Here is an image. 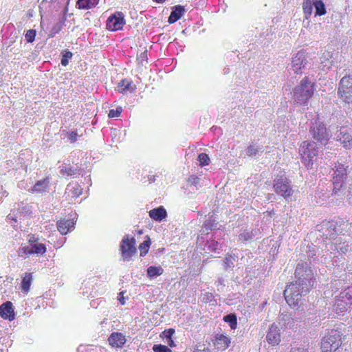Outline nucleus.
I'll return each mask as SVG.
<instances>
[{
	"label": "nucleus",
	"instance_id": "f257e3e1",
	"mask_svg": "<svg viewBox=\"0 0 352 352\" xmlns=\"http://www.w3.org/2000/svg\"><path fill=\"white\" fill-rule=\"evenodd\" d=\"M295 283L303 287L305 294H308L316 283V278L313 270L307 263H298L295 270Z\"/></svg>",
	"mask_w": 352,
	"mask_h": 352
},
{
	"label": "nucleus",
	"instance_id": "f03ea898",
	"mask_svg": "<svg viewBox=\"0 0 352 352\" xmlns=\"http://www.w3.org/2000/svg\"><path fill=\"white\" fill-rule=\"evenodd\" d=\"M314 92V83L307 77H305L293 91L294 103L299 106H307Z\"/></svg>",
	"mask_w": 352,
	"mask_h": 352
},
{
	"label": "nucleus",
	"instance_id": "7ed1b4c3",
	"mask_svg": "<svg viewBox=\"0 0 352 352\" xmlns=\"http://www.w3.org/2000/svg\"><path fill=\"white\" fill-rule=\"evenodd\" d=\"M342 333L338 329L328 331L322 337L320 349L322 352H336L342 344Z\"/></svg>",
	"mask_w": 352,
	"mask_h": 352
},
{
	"label": "nucleus",
	"instance_id": "20e7f679",
	"mask_svg": "<svg viewBox=\"0 0 352 352\" xmlns=\"http://www.w3.org/2000/svg\"><path fill=\"white\" fill-rule=\"evenodd\" d=\"M283 294L289 307L296 308L298 307L302 295L306 294L303 287L295 283H290L287 285Z\"/></svg>",
	"mask_w": 352,
	"mask_h": 352
},
{
	"label": "nucleus",
	"instance_id": "39448f33",
	"mask_svg": "<svg viewBox=\"0 0 352 352\" xmlns=\"http://www.w3.org/2000/svg\"><path fill=\"white\" fill-rule=\"evenodd\" d=\"M318 148L317 144L314 142H310L304 141L300 146V154L301 155L302 162L307 168L311 167L313 165L314 158L318 154Z\"/></svg>",
	"mask_w": 352,
	"mask_h": 352
},
{
	"label": "nucleus",
	"instance_id": "423d86ee",
	"mask_svg": "<svg viewBox=\"0 0 352 352\" xmlns=\"http://www.w3.org/2000/svg\"><path fill=\"white\" fill-rule=\"evenodd\" d=\"M290 181L284 175L276 177L273 183V188L277 195L284 198H287L293 195V190L290 185Z\"/></svg>",
	"mask_w": 352,
	"mask_h": 352
},
{
	"label": "nucleus",
	"instance_id": "0eeeda50",
	"mask_svg": "<svg viewBox=\"0 0 352 352\" xmlns=\"http://www.w3.org/2000/svg\"><path fill=\"white\" fill-rule=\"evenodd\" d=\"M315 8V16H322L326 14V7L322 0H304L302 8L306 19H308Z\"/></svg>",
	"mask_w": 352,
	"mask_h": 352
},
{
	"label": "nucleus",
	"instance_id": "6e6552de",
	"mask_svg": "<svg viewBox=\"0 0 352 352\" xmlns=\"http://www.w3.org/2000/svg\"><path fill=\"white\" fill-rule=\"evenodd\" d=\"M338 95L344 102H352V76H344L340 80Z\"/></svg>",
	"mask_w": 352,
	"mask_h": 352
},
{
	"label": "nucleus",
	"instance_id": "1a4fd4ad",
	"mask_svg": "<svg viewBox=\"0 0 352 352\" xmlns=\"http://www.w3.org/2000/svg\"><path fill=\"white\" fill-rule=\"evenodd\" d=\"M120 250L124 261H130L136 254L135 239L134 237L124 236L120 243Z\"/></svg>",
	"mask_w": 352,
	"mask_h": 352
},
{
	"label": "nucleus",
	"instance_id": "9d476101",
	"mask_svg": "<svg viewBox=\"0 0 352 352\" xmlns=\"http://www.w3.org/2000/svg\"><path fill=\"white\" fill-rule=\"evenodd\" d=\"M124 15L122 12H116L111 14L107 20V29L110 31L122 30L125 24Z\"/></svg>",
	"mask_w": 352,
	"mask_h": 352
},
{
	"label": "nucleus",
	"instance_id": "9b49d317",
	"mask_svg": "<svg viewBox=\"0 0 352 352\" xmlns=\"http://www.w3.org/2000/svg\"><path fill=\"white\" fill-rule=\"evenodd\" d=\"M307 64V60L305 52L300 51L292 57L291 70L293 71L294 74H301L302 69L305 67Z\"/></svg>",
	"mask_w": 352,
	"mask_h": 352
},
{
	"label": "nucleus",
	"instance_id": "f8f14e48",
	"mask_svg": "<svg viewBox=\"0 0 352 352\" xmlns=\"http://www.w3.org/2000/svg\"><path fill=\"white\" fill-rule=\"evenodd\" d=\"M351 305L352 304L348 302V300L340 293L336 298L333 311L338 314L343 315L351 308Z\"/></svg>",
	"mask_w": 352,
	"mask_h": 352
},
{
	"label": "nucleus",
	"instance_id": "ddd939ff",
	"mask_svg": "<svg viewBox=\"0 0 352 352\" xmlns=\"http://www.w3.org/2000/svg\"><path fill=\"white\" fill-rule=\"evenodd\" d=\"M267 342L273 346L278 345L280 342V333L278 327L272 324L268 330L266 336Z\"/></svg>",
	"mask_w": 352,
	"mask_h": 352
},
{
	"label": "nucleus",
	"instance_id": "4468645a",
	"mask_svg": "<svg viewBox=\"0 0 352 352\" xmlns=\"http://www.w3.org/2000/svg\"><path fill=\"white\" fill-rule=\"evenodd\" d=\"M108 342L112 347L122 348L126 344V338L122 333L113 332L110 334Z\"/></svg>",
	"mask_w": 352,
	"mask_h": 352
},
{
	"label": "nucleus",
	"instance_id": "2eb2a0df",
	"mask_svg": "<svg viewBox=\"0 0 352 352\" xmlns=\"http://www.w3.org/2000/svg\"><path fill=\"white\" fill-rule=\"evenodd\" d=\"M0 316L5 320L14 319L15 314L12 302L6 301L0 306Z\"/></svg>",
	"mask_w": 352,
	"mask_h": 352
},
{
	"label": "nucleus",
	"instance_id": "dca6fc26",
	"mask_svg": "<svg viewBox=\"0 0 352 352\" xmlns=\"http://www.w3.org/2000/svg\"><path fill=\"white\" fill-rule=\"evenodd\" d=\"M213 343L217 350L225 351L230 346V339L224 334H217Z\"/></svg>",
	"mask_w": 352,
	"mask_h": 352
},
{
	"label": "nucleus",
	"instance_id": "f3484780",
	"mask_svg": "<svg viewBox=\"0 0 352 352\" xmlns=\"http://www.w3.org/2000/svg\"><path fill=\"white\" fill-rule=\"evenodd\" d=\"M135 89V85L131 80L127 79H122L118 84V91L122 94H126L128 92L133 93Z\"/></svg>",
	"mask_w": 352,
	"mask_h": 352
},
{
	"label": "nucleus",
	"instance_id": "a211bd4d",
	"mask_svg": "<svg viewBox=\"0 0 352 352\" xmlns=\"http://www.w3.org/2000/svg\"><path fill=\"white\" fill-rule=\"evenodd\" d=\"M309 132H326V126L320 118L317 116L310 120Z\"/></svg>",
	"mask_w": 352,
	"mask_h": 352
},
{
	"label": "nucleus",
	"instance_id": "6ab92c4d",
	"mask_svg": "<svg viewBox=\"0 0 352 352\" xmlns=\"http://www.w3.org/2000/svg\"><path fill=\"white\" fill-rule=\"evenodd\" d=\"M149 217L154 221H162L167 217V212L163 206L153 208L148 212Z\"/></svg>",
	"mask_w": 352,
	"mask_h": 352
},
{
	"label": "nucleus",
	"instance_id": "aec40b11",
	"mask_svg": "<svg viewBox=\"0 0 352 352\" xmlns=\"http://www.w3.org/2000/svg\"><path fill=\"white\" fill-rule=\"evenodd\" d=\"M185 12V9L180 5L175 6L173 8L168 22L170 24L174 23L182 18Z\"/></svg>",
	"mask_w": 352,
	"mask_h": 352
},
{
	"label": "nucleus",
	"instance_id": "412c9836",
	"mask_svg": "<svg viewBox=\"0 0 352 352\" xmlns=\"http://www.w3.org/2000/svg\"><path fill=\"white\" fill-rule=\"evenodd\" d=\"M50 178L47 177L43 179L38 180L31 188L30 192L32 193H43L46 192L49 188Z\"/></svg>",
	"mask_w": 352,
	"mask_h": 352
},
{
	"label": "nucleus",
	"instance_id": "4be33fe9",
	"mask_svg": "<svg viewBox=\"0 0 352 352\" xmlns=\"http://www.w3.org/2000/svg\"><path fill=\"white\" fill-rule=\"evenodd\" d=\"M57 229L61 234H67L74 227V223L69 219H62L56 223Z\"/></svg>",
	"mask_w": 352,
	"mask_h": 352
},
{
	"label": "nucleus",
	"instance_id": "5701e85b",
	"mask_svg": "<svg viewBox=\"0 0 352 352\" xmlns=\"http://www.w3.org/2000/svg\"><path fill=\"white\" fill-rule=\"evenodd\" d=\"M32 280L33 278L32 273L26 272L23 275L21 283V289L23 294H27L29 292Z\"/></svg>",
	"mask_w": 352,
	"mask_h": 352
},
{
	"label": "nucleus",
	"instance_id": "b1692460",
	"mask_svg": "<svg viewBox=\"0 0 352 352\" xmlns=\"http://www.w3.org/2000/svg\"><path fill=\"white\" fill-rule=\"evenodd\" d=\"M346 179V178L341 177L340 176L333 175L332 182L333 185V192L336 193L343 187Z\"/></svg>",
	"mask_w": 352,
	"mask_h": 352
},
{
	"label": "nucleus",
	"instance_id": "393cba45",
	"mask_svg": "<svg viewBox=\"0 0 352 352\" xmlns=\"http://www.w3.org/2000/svg\"><path fill=\"white\" fill-rule=\"evenodd\" d=\"M30 246L32 254L43 255L47 251L46 245L44 243H36Z\"/></svg>",
	"mask_w": 352,
	"mask_h": 352
},
{
	"label": "nucleus",
	"instance_id": "a878e982",
	"mask_svg": "<svg viewBox=\"0 0 352 352\" xmlns=\"http://www.w3.org/2000/svg\"><path fill=\"white\" fill-rule=\"evenodd\" d=\"M151 244V239L148 236H146V239L138 247L140 256H144L148 253Z\"/></svg>",
	"mask_w": 352,
	"mask_h": 352
},
{
	"label": "nucleus",
	"instance_id": "bb28decb",
	"mask_svg": "<svg viewBox=\"0 0 352 352\" xmlns=\"http://www.w3.org/2000/svg\"><path fill=\"white\" fill-rule=\"evenodd\" d=\"M223 320L229 323V325L232 329H236L237 327V318L236 316L234 314H230L223 317Z\"/></svg>",
	"mask_w": 352,
	"mask_h": 352
},
{
	"label": "nucleus",
	"instance_id": "cd10ccee",
	"mask_svg": "<svg viewBox=\"0 0 352 352\" xmlns=\"http://www.w3.org/2000/svg\"><path fill=\"white\" fill-rule=\"evenodd\" d=\"M333 175L340 176L341 177L346 178L347 171L344 164L338 163L335 166Z\"/></svg>",
	"mask_w": 352,
	"mask_h": 352
},
{
	"label": "nucleus",
	"instance_id": "c85d7f7f",
	"mask_svg": "<svg viewBox=\"0 0 352 352\" xmlns=\"http://www.w3.org/2000/svg\"><path fill=\"white\" fill-rule=\"evenodd\" d=\"M64 20H60L56 23H55L52 28H51L49 34L50 37H54L56 34H58L60 31H61L63 25H64Z\"/></svg>",
	"mask_w": 352,
	"mask_h": 352
},
{
	"label": "nucleus",
	"instance_id": "c756f323",
	"mask_svg": "<svg viewBox=\"0 0 352 352\" xmlns=\"http://www.w3.org/2000/svg\"><path fill=\"white\" fill-rule=\"evenodd\" d=\"M163 273V269L160 266H150L147 268V275L149 277L160 276Z\"/></svg>",
	"mask_w": 352,
	"mask_h": 352
},
{
	"label": "nucleus",
	"instance_id": "7c9ffc66",
	"mask_svg": "<svg viewBox=\"0 0 352 352\" xmlns=\"http://www.w3.org/2000/svg\"><path fill=\"white\" fill-rule=\"evenodd\" d=\"M69 191L72 193V197H78L82 194V188L78 184L69 185Z\"/></svg>",
	"mask_w": 352,
	"mask_h": 352
},
{
	"label": "nucleus",
	"instance_id": "2f4dec72",
	"mask_svg": "<svg viewBox=\"0 0 352 352\" xmlns=\"http://www.w3.org/2000/svg\"><path fill=\"white\" fill-rule=\"evenodd\" d=\"M76 6L79 9L89 10L93 8L91 0H78Z\"/></svg>",
	"mask_w": 352,
	"mask_h": 352
},
{
	"label": "nucleus",
	"instance_id": "473e14b6",
	"mask_svg": "<svg viewBox=\"0 0 352 352\" xmlns=\"http://www.w3.org/2000/svg\"><path fill=\"white\" fill-rule=\"evenodd\" d=\"M60 172L63 175L73 176L76 173V169L71 166H65L61 167Z\"/></svg>",
	"mask_w": 352,
	"mask_h": 352
},
{
	"label": "nucleus",
	"instance_id": "72a5a7b5",
	"mask_svg": "<svg viewBox=\"0 0 352 352\" xmlns=\"http://www.w3.org/2000/svg\"><path fill=\"white\" fill-rule=\"evenodd\" d=\"M198 161L201 166H208L210 164V157L206 153H201L198 155Z\"/></svg>",
	"mask_w": 352,
	"mask_h": 352
},
{
	"label": "nucleus",
	"instance_id": "f704fd0d",
	"mask_svg": "<svg viewBox=\"0 0 352 352\" xmlns=\"http://www.w3.org/2000/svg\"><path fill=\"white\" fill-rule=\"evenodd\" d=\"M61 65L63 66H67L69 63V59H71L73 56V54L68 50H65L62 53Z\"/></svg>",
	"mask_w": 352,
	"mask_h": 352
},
{
	"label": "nucleus",
	"instance_id": "c9c22d12",
	"mask_svg": "<svg viewBox=\"0 0 352 352\" xmlns=\"http://www.w3.org/2000/svg\"><path fill=\"white\" fill-rule=\"evenodd\" d=\"M217 222L215 219L210 218L204 223V228L206 230H212L216 228Z\"/></svg>",
	"mask_w": 352,
	"mask_h": 352
},
{
	"label": "nucleus",
	"instance_id": "e433bc0d",
	"mask_svg": "<svg viewBox=\"0 0 352 352\" xmlns=\"http://www.w3.org/2000/svg\"><path fill=\"white\" fill-rule=\"evenodd\" d=\"M253 239V234L252 232L245 230L243 232L239 235V241L246 242Z\"/></svg>",
	"mask_w": 352,
	"mask_h": 352
},
{
	"label": "nucleus",
	"instance_id": "4c0bfd02",
	"mask_svg": "<svg viewBox=\"0 0 352 352\" xmlns=\"http://www.w3.org/2000/svg\"><path fill=\"white\" fill-rule=\"evenodd\" d=\"M340 294L352 304V285L341 292Z\"/></svg>",
	"mask_w": 352,
	"mask_h": 352
},
{
	"label": "nucleus",
	"instance_id": "58836bf2",
	"mask_svg": "<svg viewBox=\"0 0 352 352\" xmlns=\"http://www.w3.org/2000/svg\"><path fill=\"white\" fill-rule=\"evenodd\" d=\"M36 34V32L35 30H29L26 32V34L25 35V39L28 43H32L34 39Z\"/></svg>",
	"mask_w": 352,
	"mask_h": 352
},
{
	"label": "nucleus",
	"instance_id": "ea45409f",
	"mask_svg": "<svg viewBox=\"0 0 352 352\" xmlns=\"http://www.w3.org/2000/svg\"><path fill=\"white\" fill-rule=\"evenodd\" d=\"M32 254V252L31 250V247L30 246H24L19 248V256H30Z\"/></svg>",
	"mask_w": 352,
	"mask_h": 352
},
{
	"label": "nucleus",
	"instance_id": "a19ab883",
	"mask_svg": "<svg viewBox=\"0 0 352 352\" xmlns=\"http://www.w3.org/2000/svg\"><path fill=\"white\" fill-rule=\"evenodd\" d=\"M153 351L154 352H172L169 348L162 344H154Z\"/></svg>",
	"mask_w": 352,
	"mask_h": 352
},
{
	"label": "nucleus",
	"instance_id": "79ce46f5",
	"mask_svg": "<svg viewBox=\"0 0 352 352\" xmlns=\"http://www.w3.org/2000/svg\"><path fill=\"white\" fill-rule=\"evenodd\" d=\"M122 111L121 107H117L116 109H110L108 113L109 118L119 117Z\"/></svg>",
	"mask_w": 352,
	"mask_h": 352
},
{
	"label": "nucleus",
	"instance_id": "37998d69",
	"mask_svg": "<svg viewBox=\"0 0 352 352\" xmlns=\"http://www.w3.org/2000/svg\"><path fill=\"white\" fill-rule=\"evenodd\" d=\"M349 133H344L342 137L344 138L343 146L346 148H349L352 145V140L349 138Z\"/></svg>",
	"mask_w": 352,
	"mask_h": 352
},
{
	"label": "nucleus",
	"instance_id": "c03bdc74",
	"mask_svg": "<svg viewBox=\"0 0 352 352\" xmlns=\"http://www.w3.org/2000/svg\"><path fill=\"white\" fill-rule=\"evenodd\" d=\"M199 178L196 175H190L188 179L187 183L190 186H197L199 183Z\"/></svg>",
	"mask_w": 352,
	"mask_h": 352
},
{
	"label": "nucleus",
	"instance_id": "a18cd8bd",
	"mask_svg": "<svg viewBox=\"0 0 352 352\" xmlns=\"http://www.w3.org/2000/svg\"><path fill=\"white\" fill-rule=\"evenodd\" d=\"M258 153V149L255 148L254 145H250L248 147L246 154L249 157H254Z\"/></svg>",
	"mask_w": 352,
	"mask_h": 352
},
{
	"label": "nucleus",
	"instance_id": "49530a36",
	"mask_svg": "<svg viewBox=\"0 0 352 352\" xmlns=\"http://www.w3.org/2000/svg\"><path fill=\"white\" fill-rule=\"evenodd\" d=\"M175 331L173 328H170L168 329H165L162 332V335L164 338H166V339H170L172 338L173 335L175 333Z\"/></svg>",
	"mask_w": 352,
	"mask_h": 352
},
{
	"label": "nucleus",
	"instance_id": "de8ad7c7",
	"mask_svg": "<svg viewBox=\"0 0 352 352\" xmlns=\"http://www.w3.org/2000/svg\"><path fill=\"white\" fill-rule=\"evenodd\" d=\"M38 237L34 234H30L28 236V241L30 245L38 243Z\"/></svg>",
	"mask_w": 352,
	"mask_h": 352
},
{
	"label": "nucleus",
	"instance_id": "09e8293b",
	"mask_svg": "<svg viewBox=\"0 0 352 352\" xmlns=\"http://www.w3.org/2000/svg\"><path fill=\"white\" fill-rule=\"evenodd\" d=\"M124 292H121L119 293V297H118V300L120 301V304L124 305L126 302H125V298L124 297Z\"/></svg>",
	"mask_w": 352,
	"mask_h": 352
},
{
	"label": "nucleus",
	"instance_id": "8fccbe9b",
	"mask_svg": "<svg viewBox=\"0 0 352 352\" xmlns=\"http://www.w3.org/2000/svg\"><path fill=\"white\" fill-rule=\"evenodd\" d=\"M193 352H212L208 348L204 347L203 349L196 348Z\"/></svg>",
	"mask_w": 352,
	"mask_h": 352
},
{
	"label": "nucleus",
	"instance_id": "3c124183",
	"mask_svg": "<svg viewBox=\"0 0 352 352\" xmlns=\"http://www.w3.org/2000/svg\"><path fill=\"white\" fill-rule=\"evenodd\" d=\"M328 133H315V135H314V139H316V140H320V139H322L324 138V135H327Z\"/></svg>",
	"mask_w": 352,
	"mask_h": 352
},
{
	"label": "nucleus",
	"instance_id": "603ef678",
	"mask_svg": "<svg viewBox=\"0 0 352 352\" xmlns=\"http://www.w3.org/2000/svg\"><path fill=\"white\" fill-rule=\"evenodd\" d=\"M76 135L77 133H69L68 138L71 140L72 142H74L76 140Z\"/></svg>",
	"mask_w": 352,
	"mask_h": 352
},
{
	"label": "nucleus",
	"instance_id": "864d4df0",
	"mask_svg": "<svg viewBox=\"0 0 352 352\" xmlns=\"http://www.w3.org/2000/svg\"><path fill=\"white\" fill-rule=\"evenodd\" d=\"M167 343L170 346V347H173L175 346V343H174V341L173 340L172 338L170 339H167Z\"/></svg>",
	"mask_w": 352,
	"mask_h": 352
},
{
	"label": "nucleus",
	"instance_id": "5fc2aeb1",
	"mask_svg": "<svg viewBox=\"0 0 352 352\" xmlns=\"http://www.w3.org/2000/svg\"><path fill=\"white\" fill-rule=\"evenodd\" d=\"M345 352H352V342L349 344L348 348L345 349Z\"/></svg>",
	"mask_w": 352,
	"mask_h": 352
},
{
	"label": "nucleus",
	"instance_id": "6e6d98bb",
	"mask_svg": "<svg viewBox=\"0 0 352 352\" xmlns=\"http://www.w3.org/2000/svg\"><path fill=\"white\" fill-rule=\"evenodd\" d=\"M99 3V0H91V4H93V8L96 7Z\"/></svg>",
	"mask_w": 352,
	"mask_h": 352
},
{
	"label": "nucleus",
	"instance_id": "4d7b16f0",
	"mask_svg": "<svg viewBox=\"0 0 352 352\" xmlns=\"http://www.w3.org/2000/svg\"><path fill=\"white\" fill-rule=\"evenodd\" d=\"M153 1L158 3H162L165 1V0H153Z\"/></svg>",
	"mask_w": 352,
	"mask_h": 352
},
{
	"label": "nucleus",
	"instance_id": "13d9d810",
	"mask_svg": "<svg viewBox=\"0 0 352 352\" xmlns=\"http://www.w3.org/2000/svg\"><path fill=\"white\" fill-rule=\"evenodd\" d=\"M228 72H229V69H228V68H225V69H223V73H224L225 74H228Z\"/></svg>",
	"mask_w": 352,
	"mask_h": 352
},
{
	"label": "nucleus",
	"instance_id": "bf43d9fd",
	"mask_svg": "<svg viewBox=\"0 0 352 352\" xmlns=\"http://www.w3.org/2000/svg\"><path fill=\"white\" fill-rule=\"evenodd\" d=\"M138 234H140H140H143V230H138Z\"/></svg>",
	"mask_w": 352,
	"mask_h": 352
},
{
	"label": "nucleus",
	"instance_id": "052dcab7",
	"mask_svg": "<svg viewBox=\"0 0 352 352\" xmlns=\"http://www.w3.org/2000/svg\"><path fill=\"white\" fill-rule=\"evenodd\" d=\"M327 144V139L324 140V142H322L321 141V144Z\"/></svg>",
	"mask_w": 352,
	"mask_h": 352
}]
</instances>
